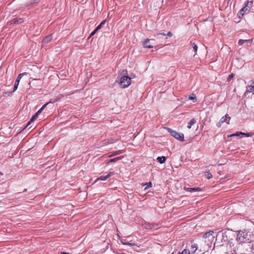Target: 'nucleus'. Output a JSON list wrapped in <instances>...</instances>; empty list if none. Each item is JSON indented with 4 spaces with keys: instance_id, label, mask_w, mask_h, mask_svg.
Wrapping results in <instances>:
<instances>
[{
    "instance_id": "obj_1",
    "label": "nucleus",
    "mask_w": 254,
    "mask_h": 254,
    "mask_svg": "<svg viewBox=\"0 0 254 254\" xmlns=\"http://www.w3.org/2000/svg\"><path fill=\"white\" fill-rule=\"evenodd\" d=\"M253 3V0H248L245 3V6L240 10L238 12V16L241 18L242 17L245 13H248L251 8L252 7Z\"/></svg>"
},
{
    "instance_id": "obj_2",
    "label": "nucleus",
    "mask_w": 254,
    "mask_h": 254,
    "mask_svg": "<svg viewBox=\"0 0 254 254\" xmlns=\"http://www.w3.org/2000/svg\"><path fill=\"white\" fill-rule=\"evenodd\" d=\"M131 83V78L128 76H123L120 81V85L123 88L128 87Z\"/></svg>"
},
{
    "instance_id": "obj_3",
    "label": "nucleus",
    "mask_w": 254,
    "mask_h": 254,
    "mask_svg": "<svg viewBox=\"0 0 254 254\" xmlns=\"http://www.w3.org/2000/svg\"><path fill=\"white\" fill-rule=\"evenodd\" d=\"M167 130L171 133V135L176 139L180 141L184 140V136L183 133L178 132L177 131L173 130L170 128H167Z\"/></svg>"
},
{
    "instance_id": "obj_4",
    "label": "nucleus",
    "mask_w": 254,
    "mask_h": 254,
    "mask_svg": "<svg viewBox=\"0 0 254 254\" xmlns=\"http://www.w3.org/2000/svg\"><path fill=\"white\" fill-rule=\"evenodd\" d=\"M247 234L244 231H240L237 234L236 240L240 243H243L247 240Z\"/></svg>"
},
{
    "instance_id": "obj_5",
    "label": "nucleus",
    "mask_w": 254,
    "mask_h": 254,
    "mask_svg": "<svg viewBox=\"0 0 254 254\" xmlns=\"http://www.w3.org/2000/svg\"><path fill=\"white\" fill-rule=\"evenodd\" d=\"M230 119V117H229L228 115H226L225 116L221 118L220 121L217 124V126L218 127H220L224 123L228 124L229 123Z\"/></svg>"
},
{
    "instance_id": "obj_6",
    "label": "nucleus",
    "mask_w": 254,
    "mask_h": 254,
    "mask_svg": "<svg viewBox=\"0 0 254 254\" xmlns=\"http://www.w3.org/2000/svg\"><path fill=\"white\" fill-rule=\"evenodd\" d=\"M254 91V80H251L249 82L248 85L246 86V91L245 94L248 92H252Z\"/></svg>"
},
{
    "instance_id": "obj_7",
    "label": "nucleus",
    "mask_w": 254,
    "mask_h": 254,
    "mask_svg": "<svg viewBox=\"0 0 254 254\" xmlns=\"http://www.w3.org/2000/svg\"><path fill=\"white\" fill-rule=\"evenodd\" d=\"M214 232L213 231H209L205 233L203 235L204 238H208V241L210 242H212L213 241L214 236H213Z\"/></svg>"
},
{
    "instance_id": "obj_8",
    "label": "nucleus",
    "mask_w": 254,
    "mask_h": 254,
    "mask_svg": "<svg viewBox=\"0 0 254 254\" xmlns=\"http://www.w3.org/2000/svg\"><path fill=\"white\" fill-rule=\"evenodd\" d=\"M40 112H37L30 119V120L28 122V123L27 124L26 126L24 128L21 129L20 132H21L22 130L25 129L26 127H28L30 125L32 124L35 120H36L37 118L38 117L39 114Z\"/></svg>"
},
{
    "instance_id": "obj_9",
    "label": "nucleus",
    "mask_w": 254,
    "mask_h": 254,
    "mask_svg": "<svg viewBox=\"0 0 254 254\" xmlns=\"http://www.w3.org/2000/svg\"><path fill=\"white\" fill-rule=\"evenodd\" d=\"M113 174L114 173L113 172H110V173H109L107 175H106L105 176H101V177L98 178L94 183H96L98 180L105 181L108 178H109L110 177L112 176L113 175Z\"/></svg>"
},
{
    "instance_id": "obj_10",
    "label": "nucleus",
    "mask_w": 254,
    "mask_h": 254,
    "mask_svg": "<svg viewBox=\"0 0 254 254\" xmlns=\"http://www.w3.org/2000/svg\"><path fill=\"white\" fill-rule=\"evenodd\" d=\"M52 39H53V37H52V35H48V36H46V37H45L42 42V46L44 44H47L49 42H50V41H51Z\"/></svg>"
},
{
    "instance_id": "obj_11",
    "label": "nucleus",
    "mask_w": 254,
    "mask_h": 254,
    "mask_svg": "<svg viewBox=\"0 0 254 254\" xmlns=\"http://www.w3.org/2000/svg\"><path fill=\"white\" fill-rule=\"evenodd\" d=\"M252 42H253V40L252 39H249V40L240 39V40H239V41L238 42V44L240 46H241V45H243L244 43H247V44H251Z\"/></svg>"
},
{
    "instance_id": "obj_12",
    "label": "nucleus",
    "mask_w": 254,
    "mask_h": 254,
    "mask_svg": "<svg viewBox=\"0 0 254 254\" xmlns=\"http://www.w3.org/2000/svg\"><path fill=\"white\" fill-rule=\"evenodd\" d=\"M143 47L145 48H152L153 47V46L151 45L150 44V40L149 39H146L145 40L144 43H143Z\"/></svg>"
},
{
    "instance_id": "obj_13",
    "label": "nucleus",
    "mask_w": 254,
    "mask_h": 254,
    "mask_svg": "<svg viewBox=\"0 0 254 254\" xmlns=\"http://www.w3.org/2000/svg\"><path fill=\"white\" fill-rule=\"evenodd\" d=\"M185 190H186V191H197V190H198V191H200L201 190V189L200 188H186L185 187Z\"/></svg>"
},
{
    "instance_id": "obj_14",
    "label": "nucleus",
    "mask_w": 254,
    "mask_h": 254,
    "mask_svg": "<svg viewBox=\"0 0 254 254\" xmlns=\"http://www.w3.org/2000/svg\"><path fill=\"white\" fill-rule=\"evenodd\" d=\"M189 99L192 100L193 102H196L197 101V98L194 94H191L189 97Z\"/></svg>"
},
{
    "instance_id": "obj_15",
    "label": "nucleus",
    "mask_w": 254,
    "mask_h": 254,
    "mask_svg": "<svg viewBox=\"0 0 254 254\" xmlns=\"http://www.w3.org/2000/svg\"><path fill=\"white\" fill-rule=\"evenodd\" d=\"M157 160H158V161L161 163V164H163L166 161V157H164V156H162V157H158L157 158Z\"/></svg>"
},
{
    "instance_id": "obj_16",
    "label": "nucleus",
    "mask_w": 254,
    "mask_h": 254,
    "mask_svg": "<svg viewBox=\"0 0 254 254\" xmlns=\"http://www.w3.org/2000/svg\"><path fill=\"white\" fill-rule=\"evenodd\" d=\"M144 228L146 229H156V228H155L154 224H144Z\"/></svg>"
},
{
    "instance_id": "obj_17",
    "label": "nucleus",
    "mask_w": 254,
    "mask_h": 254,
    "mask_svg": "<svg viewBox=\"0 0 254 254\" xmlns=\"http://www.w3.org/2000/svg\"><path fill=\"white\" fill-rule=\"evenodd\" d=\"M195 122H196V121L195 120V119H191L188 124V125L187 126L188 128L189 129L191 127V126L194 125L195 123Z\"/></svg>"
},
{
    "instance_id": "obj_18",
    "label": "nucleus",
    "mask_w": 254,
    "mask_h": 254,
    "mask_svg": "<svg viewBox=\"0 0 254 254\" xmlns=\"http://www.w3.org/2000/svg\"><path fill=\"white\" fill-rule=\"evenodd\" d=\"M142 186L146 185V187L144 188V190H146L147 189H148L149 188H151L152 186V183L151 182H149L148 183H146L145 184H142Z\"/></svg>"
},
{
    "instance_id": "obj_19",
    "label": "nucleus",
    "mask_w": 254,
    "mask_h": 254,
    "mask_svg": "<svg viewBox=\"0 0 254 254\" xmlns=\"http://www.w3.org/2000/svg\"><path fill=\"white\" fill-rule=\"evenodd\" d=\"M123 157V156H120V157H118L112 159L110 160L109 162H115L117 161L118 160L121 159Z\"/></svg>"
},
{
    "instance_id": "obj_20",
    "label": "nucleus",
    "mask_w": 254,
    "mask_h": 254,
    "mask_svg": "<svg viewBox=\"0 0 254 254\" xmlns=\"http://www.w3.org/2000/svg\"><path fill=\"white\" fill-rule=\"evenodd\" d=\"M24 74H26V73H20V74H19L18 75V77L17 78V87L18 85V83H19L20 79L21 78L22 76H23Z\"/></svg>"
},
{
    "instance_id": "obj_21",
    "label": "nucleus",
    "mask_w": 254,
    "mask_h": 254,
    "mask_svg": "<svg viewBox=\"0 0 254 254\" xmlns=\"http://www.w3.org/2000/svg\"><path fill=\"white\" fill-rule=\"evenodd\" d=\"M191 45H192V47L195 52V54H196L197 51V49H198V47H197V45H196L194 43H191Z\"/></svg>"
},
{
    "instance_id": "obj_22",
    "label": "nucleus",
    "mask_w": 254,
    "mask_h": 254,
    "mask_svg": "<svg viewBox=\"0 0 254 254\" xmlns=\"http://www.w3.org/2000/svg\"><path fill=\"white\" fill-rule=\"evenodd\" d=\"M205 175L208 179H210L212 177V175L209 172H205Z\"/></svg>"
},
{
    "instance_id": "obj_23",
    "label": "nucleus",
    "mask_w": 254,
    "mask_h": 254,
    "mask_svg": "<svg viewBox=\"0 0 254 254\" xmlns=\"http://www.w3.org/2000/svg\"><path fill=\"white\" fill-rule=\"evenodd\" d=\"M51 103V102H48L47 103H46L45 104H44L40 109H39L38 110V111H39V112H41V111H42L44 108H45L46 106H47L48 104H49L50 103Z\"/></svg>"
},
{
    "instance_id": "obj_24",
    "label": "nucleus",
    "mask_w": 254,
    "mask_h": 254,
    "mask_svg": "<svg viewBox=\"0 0 254 254\" xmlns=\"http://www.w3.org/2000/svg\"><path fill=\"white\" fill-rule=\"evenodd\" d=\"M245 133L242 132H237L236 133L232 134L230 135V136H239L240 134H244Z\"/></svg>"
},
{
    "instance_id": "obj_25",
    "label": "nucleus",
    "mask_w": 254,
    "mask_h": 254,
    "mask_svg": "<svg viewBox=\"0 0 254 254\" xmlns=\"http://www.w3.org/2000/svg\"><path fill=\"white\" fill-rule=\"evenodd\" d=\"M122 152V150H119L117 151H115L113 154L110 156V157H112L115 155H117Z\"/></svg>"
},
{
    "instance_id": "obj_26",
    "label": "nucleus",
    "mask_w": 254,
    "mask_h": 254,
    "mask_svg": "<svg viewBox=\"0 0 254 254\" xmlns=\"http://www.w3.org/2000/svg\"><path fill=\"white\" fill-rule=\"evenodd\" d=\"M121 241L123 245H127V243L128 242L127 239H122Z\"/></svg>"
},
{
    "instance_id": "obj_27",
    "label": "nucleus",
    "mask_w": 254,
    "mask_h": 254,
    "mask_svg": "<svg viewBox=\"0 0 254 254\" xmlns=\"http://www.w3.org/2000/svg\"><path fill=\"white\" fill-rule=\"evenodd\" d=\"M234 77V74L233 73H231V74H230L228 77V81H230Z\"/></svg>"
},
{
    "instance_id": "obj_28",
    "label": "nucleus",
    "mask_w": 254,
    "mask_h": 254,
    "mask_svg": "<svg viewBox=\"0 0 254 254\" xmlns=\"http://www.w3.org/2000/svg\"><path fill=\"white\" fill-rule=\"evenodd\" d=\"M192 249L193 250V252H195L197 249V245L194 244L193 246H192Z\"/></svg>"
},
{
    "instance_id": "obj_29",
    "label": "nucleus",
    "mask_w": 254,
    "mask_h": 254,
    "mask_svg": "<svg viewBox=\"0 0 254 254\" xmlns=\"http://www.w3.org/2000/svg\"><path fill=\"white\" fill-rule=\"evenodd\" d=\"M97 30H96V29H95V30L90 34L89 38L93 36L97 32Z\"/></svg>"
},
{
    "instance_id": "obj_30",
    "label": "nucleus",
    "mask_w": 254,
    "mask_h": 254,
    "mask_svg": "<svg viewBox=\"0 0 254 254\" xmlns=\"http://www.w3.org/2000/svg\"><path fill=\"white\" fill-rule=\"evenodd\" d=\"M127 245H128V246H136V245L134 243H131V242H128L127 244Z\"/></svg>"
},
{
    "instance_id": "obj_31",
    "label": "nucleus",
    "mask_w": 254,
    "mask_h": 254,
    "mask_svg": "<svg viewBox=\"0 0 254 254\" xmlns=\"http://www.w3.org/2000/svg\"><path fill=\"white\" fill-rule=\"evenodd\" d=\"M167 36H169V37H172V36H173V34L172 33V32H170H170H168L167 33Z\"/></svg>"
},
{
    "instance_id": "obj_32",
    "label": "nucleus",
    "mask_w": 254,
    "mask_h": 254,
    "mask_svg": "<svg viewBox=\"0 0 254 254\" xmlns=\"http://www.w3.org/2000/svg\"><path fill=\"white\" fill-rule=\"evenodd\" d=\"M102 25L100 24L95 29H96V30H99L100 29H101V28L102 27Z\"/></svg>"
},
{
    "instance_id": "obj_33",
    "label": "nucleus",
    "mask_w": 254,
    "mask_h": 254,
    "mask_svg": "<svg viewBox=\"0 0 254 254\" xmlns=\"http://www.w3.org/2000/svg\"><path fill=\"white\" fill-rule=\"evenodd\" d=\"M15 90H16V82L14 83L13 85V90L12 92H14Z\"/></svg>"
},
{
    "instance_id": "obj_34",
    "label": "nucleus",
    "mask_w": 254,
    "mask_h": 254,
    "mask_svg": "<svg viewBox=\"0 0 254 254\" xmlns=\"http://www.w3.org/2000/svg\"><path fill=\"white\" fill-rule=\"evenodd\" d=\"M106 21V20H103V21L100 23V24H101L102 26H103V25L105 23Z\"/></svg>"
},
{
    "instance_id": "obj_35",
    "label": "nucleus",
    "mask_w": 254,
    "mask_h": 254,
    "mask_svg": "<svg viewBox=\"0 0 254 254\" xmlns=\"http://www.w3.org/2000/svg\"><path fill=\"white\" fill-rule=\"evenodd\" d=\"M106 21V20H103V21L100 23V24H101L102 26H103V25L105 23Z\"/></svg>"
},
{
    "instance_id": "obj_36",
    "label": "nucleus",
    "mask_w": 254,
    "mask_h": 254,
    "mask_svg": "<svg viewBox=\"0 0 254 254\" xmlns=\"http://www.w3.org/2000/svg\"><path fill=\"white\" fill-rule=\"evenodd\" d=\"M157 35H163V36H165L166 35V34L164 33H157Z\"/></svg>"
},
{
    "instance_id": "obj_37",
    "label": "nucleus",
    "mask_w": 254,
    "mask_h": 254,
    "mask_svg": "<svg viewBox=\"0 0 254 254\" xmlns=\"http://www.w3.org/2000/svg\"><path fill=\"white\" fill-rule=\"evenodd\" d=\"M244 135H246V136H247L248 137L250 136V134L249 133H245V134H244Z\"/></svg>"
},
{
    "instance_id": "obj_38",
    "label": "nucleus",
    "mask_w": 254,
    "mask_h": 254,
    "mask_svg": "<svg viewBox=\"0 0 254 254\" xmlns=\"http://www.w3.org/2000/svg\"><path fill=\"white\" fill-rule=\"evenodd\" d=\"M32 127V126L30 127L29 128H28V129H31Z\"/></svg>"
},
{
    "instance_id": "obj_39",
    "label": "nucleus",
    "mask_w": 254,
    "mask_h": 254,
    "mask_svg": "<svg viewBox=\"0 0 254 254\" xmlns=\"http://www.w3.org/2000/svg\"><path fill=\"white\" fill-rule=\"evenodd\" d=\"M13 21H14V23L15 22V21H16L15 19H13Z\"/></svg>"
},
{
    "instance_id": "obj_40",
    "label": "nucleus",
    "mask_w": 254,
    "mask_h": 254,
    "mask_svg": "<svg viewBox=\"0 0 254 254\" xmlns=\"http://www.w3.org/2000/svg\"><path fill=\"white\" fill-rule=\"evenodd\" d=\"M20 193H21L20 192H18L17 193H18V194H19Z\"/></svg>"
}]
</instances>
